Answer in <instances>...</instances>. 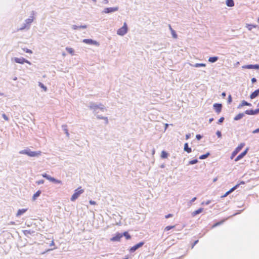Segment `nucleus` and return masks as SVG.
<instances>
[{
  "instance_id": "nucleus-5",
  "label": "nucleus",
  "mask_w": 259,
  "mask_h": 259,
  "mask_svg": "<svg viewBox=\"0 0 259 259\" xmlns=\"http://www.w3.org/2000/svg\"><path fill=\"white\" fill-rule=\"evenodd\" d=\"M12 61H14V62H15L16 63L20 64H23L25 63L30 65L31 64V63L29 61L26 60V59H25L24 58H23L22 57L12 58Z\"/></svg>"
},
{
  "instance_id": "nucleus-29",
  "label": "nucleus",
  "mask_w": 259,
  "mask_h": 259,
  "mask_svg": "<svg viewBox=\"0 0 259 259\" xmlns=\"http://www.w3.org/2000/svg\"><path fill=\"white\" fill-rule=\"evenodd\" d=\"M167 156H168V154H167V153L165 151H162L161 152V158H166L167 157Z\"/></svg>"
},
{
  "instance_id": "nucleus-40",
  "label": "nucleus",
  "mask_w": 259,
  "mask_h": 259,
  "mask_svg": "<svg viewBox=\"0 0 259 259\" xmlns=\"http://www.w3.org/2000/svg\"><path fill=\"white\" fill-rule=\"evenodd\" d=\"M175 227V226H167L165 227V230L166 231H168L172 228H174Z\"/></svg>"
},
{
  "instance_id": "nucleus-16",
  "label": "nucleus",
  "mask_w": 259,
  "mask_h": 259,
  "mask_svg": "<svg viewBox=\"0 0 259 259\" xmlns=\"http://www.w3.org/2000/svg\"><path fill=\"white\" fill-rule=\"evenodd\" d=\"M213 107L216 112L219 113L221 111L222 104L215 103L213 105Z\"/></svg>"
},
{
  "instance_id": "nucleus-59",
  "label": "nucleus",
  "mask_w": 259,
  "mask_h": 259,
  "mask_svg": "<svg viewBox=\"0 0 259 259\" xmlns=\"http://www.w3.org/2000/svg\"><path fill=\"white\" fill-rule=\"evenodd\" d=\"M213 120V119L212 118H210L209 120V123H211Z\"/></svg>"
},
{
  "instance_id": "nucleus-28",
  "label": "nucleus",
  "mask_w": 259,
  "mask_h": 259,
  "mask_svg": "<svg viewBox=\"0 0 259 259\" xmlns=\"http://www.w3.org/2000/svg\"><path fill=\"white\" fill-rule=\"evenodd\" d=\"M38 86L41 89H42L45 92L47 91V88L41 82H38Z\"/></svg>"
},
{
  "instance_id": "nucleus-60",
  "label": "nucleus",
  "mask_w": 259,
  "mask_h": 259,
  "mask_svg": "<svg viewBox=\"0 0 259 259\" xmlns=\"http://www.w3.org/2000/svg\"><path fill=\"white\" fill-rule=\"evenodd\" d=\"M196 199V197H194V198L191 200V202H194Z\"/></svg>"
},
{
  "instance_id": "nucleus-3",
  "label": "nucleus",
  "mask_w": 259,
  "mask_h": 259,
  "mask_svg": "<svg viewBox=\"0 0 259 259\" xmlns=\"http://www.w3.org/2000/svg\"><path fill=\"white\" fill-rule=\"evenodd\" d=\"M128 30L127 25L126 23L124 22L123 26L117 30L116 33L118 35L123 36L127 33Z\"/></svg>"
},
{
  "instance_id": "nucleus-17",
  "label": "nucleus",
  "mask_w": 259,
  "mask_h": 259,
  "mask_svg": "<svg viewBox=\"0 0 259 259\" xmlns=\"http://www.w3.org/2000/svg\"><path fill=\"white\" fill-rule=\"evenodd\" d=\"M27 210V208L20 209L16 213V217H18L24 214Z\"/></svg>"
},
{
  "instance_id": "nucleus-6",
  "label": "nucleus",
  "mask_w": 259,
  "mask_h": 259,
  "mask_svg": "<svg viewBox=\"0 0 259 259\" xmlns=\"http://www.w3.org/2000/svg\"><path fill=\"white\" fill-rule=\"evenodd\" d=\"M119 10V7L117 6L114 7H106L102 11L103 14H111L112 13L116 12Z\"/></svg>"
},
{
  "instance_id": "nucleus-53",
  "label": "nucleus",
  "mask_w": 259,
  "mask_h": 259,
  "mask_svg": "<svg viewBox=\"0 0 259 259\" xmlns=\"http://www.w3.org/2000/svg\"><path fill=\"white\" fill-rule=\"evenodd\" d=\"M190 135H190V134H187V135H186V140H188V139H189V138H190Z\"/></svg>"
},
{
  "instance_id": "nucleus-55",
  "label": "nucleus",
  "mask_w": 259,
  "mask_h": 259,
  "mask_svg": "<svg viewBox=\"0 0 259 259\" xmlns=\"http://www.w3.org/2000/svg\"><path fill=\"white\" fill-rule=\"evenodd\" d=\"M256 79L255 78H252L251 79V82L252 83H254L255 82H256Z\"/></svg>"
},
{
  "instance_id": "nucleus-20",
  "label": "nucleus",
  "mask_w": 259,
  "mask_h": 259,
  "mask_svg": "<svg viewBox=\"0 0 259 259\" xmlns=\"http://www.w3.org/2000/svg\"><path fill=\"white\" fill-rule=\"evenodd\" d=\"M226 4L228 7H232L234 6L233 0H226Z\"/></svg>"
},
{
  "instance_id": "nucleus-18",
  "label": "nucleus",
  "mask_w": 259,
  "mask_h": 259,
  "mask_svg": "<svg viewBox=\"0 0 259 259\" xmlns=\"http://www.w3.org/2000/svg\"><path fill=\"white\" fill-rule=\"evenodd\" d=\"M189 65L192 67L196 68L206 66V64L204 63H196L195 64H192L191 63H189Z\"/></svg>"
},
{
  "instance_id": "nucleus-52",
  "label": "nucleus",
  "mask_w": 259,
  "mask_h": 259,
  "mask_svg": "<svg viewBox=\"0 0 259 259\" xmlns=\"http://www.w3.org/2000/svg\"><path fill=\"white\" fill-rule=\"evenodd\" d=\"M172 215L171 214H167V215H166L165 216V218L167 219V218H170V217H172Z\"/></svg>"
},
{
  "instance_id": "nucleus-1",
  "label": "nucleus",
  "mask_w": 259,
  "mask_h": 259,
  "mask_svg": "<svg viewBox=\"0 0 259 259\" xmlns=\"http://www.w3.org/2000/svg\"><path fill=\"white\" fill-rule=\"evenodd\" d=\"M19 153L21 154H25L28 156L34 157L40 156L41 152L40 151H32L29 149H26L20 151Z\"/></svg>"
},
{
  "instance_id": "nucleus-64",
  "label": "nucleus",
  "mask_w": 259,
  "mask_h": 259,
  "mask_svg": "<svg viewBox=\"0 0 259 259\" xmlns=\"http://www.w3.org/2000/svg\"><path fill=\"white\" fill-rule=\"evenodd\" d=\"M10 224H12V225H14L15 224V223L14 222H11L10 223Z\"/></svg>"
},
{
  "instance_id": "nucleus-51",
  "label": "nucleus",
  "mask_w": 259,
  "mask_h": 259,
  "mask_svg": "<svg viewBox=\"0 0 259 259\" xmlns=\"http://www.w3.org/2000/svg\"><path fill=\"white\" fill-rule=\"evenodd\" d=\"M229 194H230V193H229L228 191H227L223 196L222 197H225L227 196Z\"/></svg>"
},
{
  "instance_id": "nucleus-26",
  "label": "nucleus",
  "mask_w": 259,
  "mask_h": 259,
  "mask_svg": "<svg viewBox=\"0 0 259 259\" xmlns=\"http://www.w3.org/2000/svg\"><path fill=\"white\" fill-rule=\"evenodd\" d=\"M202 211H203V208H199V209H197V210H195V211H193V212H192V215H193V216H195V215H197V214H199V213H201Z\"/></svg>"
},
{
  "instance_id": "nucleus-12",
  "label": "nucleus",
  "mask_w": 259,
  "mask_h": 259,
  "mask_svg": "<svg viewBox=\"0 0 259 259\" xmlns=\"http://www.w3.org/2000/svg\"><path fill=\"white\" fill-rule=\"evenodd\" d=\"M242 68H246L248 69H259V65L255 64V65H247L243 66Z\"/></svg>"
},
{
  "instance_id": "nucleus-45",
  "label": "nucleus",
  "mask_w": 259,
  "mask_h": 259,
  "mask_svg": "<svg viewBox=\"0 0 259 259\" xmlns=\"http://www.w3.org/2000/svg\"><path fill=\"white\" fill-rule=\"evenodd\" d=\"M79 29H85L87 28V26L86 25H80L79 26Z\"/></svg>"
},
{
  "instance_id": "nucleus-43",
  "label": "nucleus",
  "mask_w": 259,
  "mask_h": 259,
  "mask_svg": "<svg viewBox=\"0 0 259 259\" xmlns=\"http://www.w3.org/2000/svg\"><path fill=\"white\" fill-rule=\"evenodd\" d=\"M2 116L4 118V119L7 121H8L9 120V118L8 117V116L5 114H2Z\"/></svg>"
},
{
  "instance_id": "nucleus-9",
  "label": "nucleus",
  "mask_w": 259,
  "mask_h": 259,
  "mask_svg": "<svg viewBox=\"0 0 259 259\" xmlns=\"http://www.w3.org/2000/svg\"><path fill=\"white\" fill-rule=\"evenodd\" d=\"M144 244V242H140L139 243L136 244L133 246L131 248H130L129 251L131 253L134 252L136 250H137L139 248L141 247Z\"/></svg>"
},
{
  "instance_id": "nucleus-30",
  "label": "nucleus",
  "mask_w": 259,
  "mask_h": 259,
  "mask_svg": "<svg viewBox=\"0 0 259 259\" xmlns=\"http://www.w3.org/2000/svg\"><path fill=\"white\" fill-rule=\"evenodd\" d=\"M209 154H210L208 152V153H206L205 154L202 155L199 157V159H204L206 158L209 155Z\"/></svg>"
},
{
  "instance_id": "nucleus-32",
  "label": "nucleus",
  "mask_w": 259,
  "mask_h": 259,
  "mask_svg": "<svg viewBox=\"0 0 259 259\" xmlns=\"http://www.w3.org/2000/svg\"><path fill=\"white\" fill-rule=\"evenodd\" d=\"M239 184H237L236 185H235L234 187H233V188H232L229 191H228L229 193H230V194L231 193H232V192H233L235 190H236L239 186Z\"/></svg>"
},
{
  "instance_id": "nucleus-33",
  "label": "nucleus",
  "mask_w": 259,
  "mask_h": 259,
  "mask_svg": "<svg viewBox=\"0 0 259 259\" xmlns=\"http://www.w3.org/2000/svg\"><path fill=\"white\" fill-rule=\"evenodd\" d=\"M246 27L249 30H251L253 27V28L256 27V26L255 25H250L248 24H247L246 25Z\"/></svg>"
},
{
  "instance_id": "nucleus-24",
  "label": "nucleus",
  "mask_w": 259,
  "mask_h": 259,
  "mask_svg": "<svg viewBox=\"0 0 259 259\" xmlns=\"http://www.w3.org/2000/svg\"><path fill=\"white\" fill-rule=\"evenodd\" d=\"M218 57H209L208 59V61L211 63H214L218 60Z\"/></svg>"
},
{
  "instance_id": "nucleus-35",
  "label": "nucleus",
  "mask_w": 259,
  "mask_h": 259,
  "mask_svg": "<svg viewBox=\"0 0 259 259\" xmlns=\"http://www.w3.org/2000/svg\"><path fill=\"white\" fill-rule=\"evenodd\" d=\"M123 236H125L126 239H130L131 238V236L128 234L127 232H125L123 234Z\"/></svg>"
},
{
  "instance_id": "nucleus-15",
  "label": "nucleus",
  "mask_w": 259,
  "mask_h": 259,
  "mask_svg": "<svg viewBox=\"0 0 259 259\" xmlns=\"http://www.w3.org/2000/svg\"><path fill=\"white\" fill-rule=\"evenodd\" d=\"M245 114H248V115H254V114H256L258 113H259V108L257 109H256L255 110H247L245 111Z\"/></svg>"
},
{
  "instance_id": "nucleus-13",
  "label": "nucleus",
  "mask_w": 259,
  "mask_h": 259,
  "mask_svg": "<svg viewBox=\"0 0 259 259\" xmlns=\"http://www.w3.org/2000/svg\"><path fill=\"white\" fill-rule=\"evenodd\" d=\"M123 235L121 234L118 233L115 236L110 238V241L113 242H118L120 240V239L122 237Z\"/></svg>"
},
{
  "instance_id": "nucleus-14",
  "label": "nucleus",
  "mask_w": 259,
  "mask_h": 259,
  "mask_svg": "<svg viewBox=\"0 0 259 259\" xmlns=\"http://www.w3.org/2000/svg\"><path fill=\"white\" fill-rule=\"evenodd\" d=\"M248 149L246 148L244 151L240 154L235 159V161H238L242 158L247 153Z\"/></svg>"
},
{
  "instance_id": "nucleus-2",
  "label": "nucleus",
  "mask_w": 259,
  "mask_h": 259,
  "mask_svg": "<svg viewBox=\"0 0 259 259\" xmlns=\"http://www.w3.org/2000/svg\"><path fill=\"white\" fill-rule=\"evenodd\" d=\"M90 108L94 110L95 114H97L99 112V110H101L102 112H104L106 110V108L103 105L100 104L97 105L95 103H91L90 105Z\"/></svg>"
},
{
  "instance_id": "nucleus-41",
  "label": "nucleus",
  "mask_w": 259,
  "mask_h": 259,
  "mask_svg": "<svg viewBox=\"0 0 259 259\" xmlns=\"http://www.w3.org/2000/svg\"><path fill=\"white\" fill-rule=\"evenodd\" d=\"M224 222V221H221V222H220L217 223H215V224H214V225H213L212 227H217V226H219V225H221V224H223Z\"/></svg>"
},
{
  "instance_id": "nucleus-38",
  "label": "nucleus",
  "mask_w": 259,
  "mask_h": 259,
  "mask_svg": "<svg viewBox=\"0 0 259 259\" xmlns=\"http://www.w3.org/2000/svg\"><path fill=\"white\" fill-rule=\"evenodd\" d=\"M23 50L26 53H29V54H32V51L28 49L24 48V49H23Z\"/></svg>"
},
{
  "instance_id": "nucleus-61",
  "label": "nucleus",
  "mask_w": 259,
  "mask_h": 259,
  "mask_svg": "<svg viewBox=\"0 0 259 259\" xmlns=\"http://www.w3.org/2000/svg\"><path fill=\"white\" fill-rule=\"evenodd\" d=\"M13 80H16L17 79V77L16 76L14 77L13 78Z\"/></svg>"
},
{
  "instance_id": "nucleus-21",
  "label": "nucleus",
  "mask_w": 259,
  "mask_h": 259,
  "mask_svg": "<svg viewBox=\"0 0 259 259\" xmlns=\"http://www.w3.org/2000/svg\"><path fill=\"white\" fill-rule=\"evenodd\" d=\"M41 194V191H37L33 196L32 197V201H35L36 198L40 196Z\"/></svg>"
},
{
  "instance_id": "nucleus-46",
  "label": "nucleus",
  "mask_w": 259,
  "mask_h": 259,
  "mask_svg": "<svg viewBox=\"0 0 259 259\" xmlns=\"http://www.w3.org/2000/svg\"><path fill=\"white\" fill-rule=\"evenodd\" d=\"M218 137L220 138L222 136L221 132L220 131H217L216 133Z\"/></svg>"
},
{
  "instance_id": "nucleus-57",
  "label": "nucleus",
  "mask_w": 259,
  "mask_h": 259,
  "mask_svg": "<svg viewBox=\"0 0 259 259\" xmlns=\"http://www.w3.org/2000/svg\"><path fill=\"white\" fill-rule=\"evenodd\" d=\"M222 96L223 98H224L225 96H226V93L225 92H223L222 94Z\"/></svg>"
},
{
  "instance_id": "nucleus-44",
  "label": "nucleus",
  "mask_w": 259,
  "mask_h": 259,
  "mask_svg": "<svg viewBox=\"0 0 259 259\" xmlns=\"http://www.w3.org/2000/svg\"><path fill=\"white\" fill-rule=\"evenodd\" d=\"M101 3L102 4L106 5V4H108L109 1L108 0H103Z\"/></svg>"
},
{
  "instance_id": "nucleus-50",
  "label": "nucleus",
  "mask_w": 259,
  "mask_h": 259,
  "mask_svg": "<svg viewBox=\"0 0 259 259\" xmlns=\"http://www.w3.org/2000/svg\"><path fill=\"white\" fill-rule=\"evenodd\" d=\"M252 133H253V134H256V133H259V128H257V129H256V130H254V131L252 132Z\"/></svg>"
},
{
  "instance_id": "nucleus-7",
  "label": "nucleus",
  "mask_w": 259,
  "mask_h": 259,
  "mask_svg": "<svg viewBox=\"0 0 259 259\" xmlns=\"http://www.w3.org/2000/svg\"><path fill=\"white\" fill-rule=\"evenodd\" d=\"M41 176L44 178H46V179H47L48 180H49L50 182H53V183H55L56 184H62V182L61 180H57L53 177H52L51 176L47 175L46 173L42 174Z\"/></svg>"
},
{
  "instance_id": "nucleus-37",
  "label": "nucleus",
  "mask_w": 259,
  "mask_h": 259,
  "mask_svg": "<svg viewBox=\"0 0 259 259\" xmlns=\"http://www.w3.org/2000/svg\"><path fill=\"white\" fill-rule=\"evenodd\" d=\"M198 162V160L197 159H194L191 160L189 162V164H194Z\"/></svg>"
},
{
  "instance_id": "nucleus-49",
  "label": "nucleus",
  "mask_w": 259,
  "mask_h": 259,
  "mask_svg": "<svg viewBox=\"0 0 259 259\" xmlns=\"http://www.w3.org/2000/svg\"><path fill=\"white\" fill-rule=\"evenodd\" d=\"M89 203L91 204V205H95L96 204V202L95 201H93V200H90L89 201Z\"/></svg>"
},
{
  "instance_id": "nucleus-11",
  "label": "nucleus",
  "mask_w": 259,
  "mask_h": 259,
  "mask_svg": "<svg viewBox=\"0 0 259 259\" xmlns=\"http://www.w3.org/2000/svg\"><path fill=\"white\" fill-rule=\"evenodd\" d=\"M33 21V17L32 16L30 17L28 19L25 20V23L24 24V25L20 28L21 30L24 29L27 27V25H30V24Z\"/></svg>"
},
{
  "instance_id": "nucleus-25",
  "label": "nucleus",
  "mask_w": 259,
  "mask_h": 259,
  "mask_svg": "<svg viewBox=\"0 0 259 259\" xmlns=\"http://www.w3.org/2000/svg\"><path fill=\"white\" fill-rule=\"evenodd\" d=\"M184 150L188 153L191 152V149L188 147V144L187 143L184 144Z\"/></svg>"
},
{
  "instance_id": "nucleus-62",
  "label": "nucleus",
  "mask_w": 259,
  "mask_h": 259,
  "mask_svg": "<svg viewBox=\"0 0 259 259\" xmlns=\"http://www.w3.org/2000/svg\"><path fill=\"white\" fill-rule=\"evenodd\" d=\"M160 167H161V168H164V164H162V165L160 166Z\"/></svg>"
},
{
  "instance_id": "nucleus-19",
  "label": "nucleus",
  "mask_w": 259,
  "mask_h": 259,
  "mask_svg": "<svg viewBox=\"0 0 259 259\" xmlns=\"http://www.w3.org/2000/svg\"><path fill=\"white\" fill-rule=\"evenodd\" d=\"M259 94V89L253 92L250 96L251 99H254Z\"/></svg>"
},
{
  "instance_id": "nucleus-10",
  "label": "nucleus",
  "mask_w": 259,
  "mask_h": 259,
  "mask_svg": "<svg viewBox=\"0 0 259 259\" xmlns=\"http://www.w3.org/2000/svg\"><path fill=\"white\" fill-rule=\"evenodd\" d=\"M82 42L86 44L95 45L96 46H99L100 45L98 41L93 40L92 39H83Z\"/></svg>"
},
{
  "instance_id": "nucleus-47",
  "label": "nucleus",
  "mask_w": 259,
  "mask_h": 259,
  "mask_svg": "<svg viewBox=\"0 0 259 259\" xmlns=\"http://www.w3.org/2000/svg\"><path fill=\"white\" fill-rule=\"evenodd\" d=\"M224 120V117H221L218 121V123H221L223 122Z\"/></svg>"
},
{
  "instance_id": "nucleus-63",
  "label": "nucleus",
  "mask_w": 259,
  "mask_h": 259,
  "mask_svg": "<svg viewBox=\"0 0 259 259\" xmlns=\"http://www.w3.org/2000/svg\"><path fill=\"white\" fill-rule=\"evenodd\" d=\"M198 242V240L195 241L194 243V245H195Z\"/></svg>"
},
{
  "instance_id": "nucleus-58",
  "label": "nucleus",
  "mask_w": 259,
  "mask_h": 259,
  "mask_svg": "<svg viewBox=\"0 0 259 259\" xmlns=\"http://www.w3.org/2000/svg\"><path fill=\"white\" fill-rule=\"evenodd\" d=\"M168 126V124L167 123L165 124V130H166Z\"/></svg>"
},
{
  "instance_id": "nucleus-34",
  "label": "nucleus",
  "mask_w": 259,
  "mask_h": 259,
  "mask_svg": "<svg viewBox=\"0 0 259 259\" xmlns=\"http://www.w3.org/2000/svg\"><path fill=\"white\" fill-rule=\"evenodd\" d=\"M63 130L65 133V134L66 135L67 137H69V134L68 133V130L66 128V125H64L63 126Z\"/></svg>"
},
{
  "instance_id": "nucleus-23",
  "label": "nucleus",
  "mask_w": 259,
  "mask_h": 259,
  "mask_svg": "<svg viewBox=\"0 0 259 259\" xmlns=\"http://www.w3.org/2000/svg\"><path fill=\"white\" fill-rule=\"evenodd\" d=\"M244 114L243 113H239L238 115H237L234 118L235 120H238L240 119H241L243 116Z\"/></svg>"
},
{
  "instance_id": "nucleus-42",
  "label": "nucleus",
  "mask_w": 259,
  "mask_h": 259,
  "mask_svg": "<svg viewBox=\"0 0 259 259\" xmlns=\"http://www.w3.org/2000/svg\"><path fill=\"white\" fill-rule=\"evenodd\" d=\"M44 182H45L44 180H40L36 181V184H37V185H40V184H43L44 183Z\"/></svg>"
},
{
  "instance_id": "nucleus-36",
  "label": "nucleus",
  "mask_w": 259,
  "mask_h": 259,
  "mask_svg": "<svg viewBox=\"0 0 259 259\" xmlns=\"http://www.w3.org/2000/svg\"><path fill=\"white\" fill-rule=\"evenodd\" d=\"M241 106H251V104L246 102L245 101H243L241 103Z\"/></svg>"
},
{
  "instance_id": "nucleus-22",
  "label": "nucleus",
  "mask_w": 259,
  "mask_h": 259,
  "mask_svg": "<svg viewBox=\"0 0 259 259\" xmlns=\"http://www.w3.org/2000/svg\"><path fill=\"white\" fill-rule=\"evenodd\" d=\"M65 49L68 52V53H69L70 54H71L72 55H74V50L72 48L66 47L65 48Z\"/></svg>"
},
{
  "instance_id": "nucleus-54",
  "label": "nucleus",
  "mask_w": 259,
  "mask_h": 259,
  "mask_svg": "<svg viewBox=\"0 0 259 259\" xmlns=\"http://www.w3.org/2000/svg\"><path fill=\"white\" fill-rule=\"evenodd\" d=\"M231 101H232L231 96V95H229V98H228V102L231 103Z\"/></svg>"
},
{
  "instance_id": "nucleus-39",
  "label": "nucleus",
  "mask_w": 259,
  "mask_h": 259,
  "mask_svg": "<svg viewBox=\"0 0 259 259\" xmlns=\"http://www.w3.org/2000/svg\"><path fill=\"white\" fill-rule=\"evenodd\" d=\"M71 28L73 30H76L79 29V26H77L76 25H72L71 26Z\"/></svg>"
},
{
  "instance_id": "nucleus-48",
  "label": "nucleus",
  "mask_w": 259,
  "mask_h": 259,
  "mask_svg": "<svg viewBox=\"0 0 259 259\" xmlns=\"http://www.w3.org/2000/svg\"><path fill=\"white\" fill-rule=\"evenodd\" d=\"M196 138L197 140H199L202 138V136L200 135H197Z\"/></svg>"
},
{
  "instance_id": "nucleus-56",
  "label": "nucleus",
  "mask_w": 259,
  "mask_h": 259,
  "mask_svg": "<svg viewBox=\"0 0 259 259\" xmlns=\"http://www.w3.org/2000/svg\"><path fill=\"white\" fill-rule=\"evenodd\" d=\"M54 245H55V243H54V241L53 240V241H52V242H51V244H50V245L51 246H54Z\"/></svg>"
},
{
  "instance_id": "nucleus-27",
  "label": "nucleus",
  "mask_w": 259,
  "mask_h": 259,
  "mask_svg": "<svg viewBox=\"0 0 259 259\" xmlns=\"http://www.w3.org/2000/svg\"><path fill=\"white\" fill-rule=\"evenodd\" d=\"M169 27L170 30V31H171V34H172V37H173L174 38H176L177 37V34H176V32H175V30H174L171 28V27L170 25H169Z\"/></svg>"
},
{
  "instance_id": "nucleus-4",
  "label": "nucleus",
  "mask_w": 259,
  "mask_h": 259,
  "mask_svg": "<svg viewBox=\"0 0 259 259\" xmlns=\"http://www.w3.org/2000/svg\"><path fill=\"white\" fill-rule=\"evenodd\" d=\"M84 192V190L81 189V187H78L75 190L74 193L72 195L70 200L71 201H74L76 199H77L79 196L82 194Z\"/></svg>"
},
{
  "instance_id": "nucleus-8",
  "label": "nucleus",
  "mask_w": 259,
  "mask_h": 259,
  "mask_svg": "<svg viewBox=\"0 0 259 259\" xmlns=\"http://www.w3.org/2000/svg\"><path fill=\"white\" fill-rule=\"evenodd\" d=\"M244 145V143H241L238 146V147L232 152L231 156V159H233L234 157V156L242 149Z\"/></svg>"
},
{
  "instance_id": "nucleus-31",
  "label": "nucleus",
  "mask_w": 259,
  "mask_h": 259,
  "mask_svg": "<svg viewBox=\"0 0 259 259\" xmlns=\"http://www.w3.org/2000/svg\"><path fill=\"white\" fill-rule=\"evenodd\" d=\"M97 117L99 119H104L106 121V123H108V118L107 117H103L102 116L97 115Z\"/></svg>"
}]
</instances>
